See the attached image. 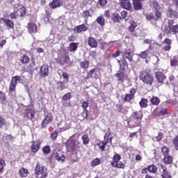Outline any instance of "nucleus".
<instances>
[{
	"label": "nucleus",
	"instance_id": "obj_1",
	"mask_svg": "<svg viewBox=\"0 0 178 178\" xmlns=\"http://www.w3.org/2000/svg\"><path fill=\"white\" fill-rule=\"evenodd\" d=\"M139 79L140 81H143L144 84L151 86L154 83V76L151 73L147 71H142L139 72Z\"/></svg>",
	"mask_w": 178,
	"mask_h": 178
},
{
	"label": "nucleus",
	"instance_id": "obj_2",
	"mask_svg": "<svg viewBox=\"0 0 178 178\" xmlns=\"http://www.w3.org/2000/svg\"><path fill=\"white\" fill-rule=\"evenodd\" d=\"M112 134L109 132L106 133L104 136V142H100V143L97 144L99 146V149L101 151H105V145L106 144H110L111 145H112V140H113Z\"/></svg>",
	"mask_w": 178,
	"mask_h": 178
},
{
	"label": "nucleus",
	"instance_id": "obj_3",
	"mask_svg": "<svg viewBox=\"0 0 178 178\" xmlns=\"http://www.w3.org/2000/svg\"><path fill=\"white\" fill-rule=\"evenodd\" d=\"M141 118H143V113L140 111L132 113L131 116V122L136 123L134 125L135 127L139 126L140 122H141Z\"/></svg>",
	"mask_w": 178,
	"mask_h": 178
},
{
	"label": "nucleus",
	"instance_id": "obj_4",
	"mask_svg": "<svg viewBox=\"0 0 178 178\" xmlns=\"http://www.w3.org/2000/svg\"><path fill=\"white\" fill-rule=\"evenodd\" d=\"M35 173L40 176V178H46L48 176L47 170H44V166L41 165H37L35 169Z\"/></svg>",
	"mask_w": 178,
	"mask_h": 178
},
{
	"label": "nucleus",
	"instance_id": "obj_5",
	"mask_svg": "<svg viewBox=\"0 0 178 178\" xmlns=\"http://www.w3.org/2000/svg\"><path fill=\"white\" fill-rule=\"evenodd\" d=\"M66 148L70 152L76 151V149L79 148V143L72 139H70L66 143Z\"/></svg>",
	"mask_w": 178,
	"mask_h": 178
},
{
	"label": "nucleus",
	"instance_id": "obj_6",
	"mask_svg": "<svg viewBox=\"0 0 178 178\" xmlns=\"http://www.w3.org/2000/svg\"><path fill=\"white\" fill-rule=\"evenodd\" d=\"M31 143V152L35 154L38 152V151H40V149L41 148V144H42V142H41L40 140L38 139L35 140H32Z\"/></svg>",
	"mask_w": 178,
	"mask_h": 178
},
{
	"label": "nucleus",
	"instance_id": "obj_7",
	"mask_svg": "<svg viewBox=\"0 0 178 178\" xmlns=\"http://www.w3.org/2000/svg\"><path fill=\"white\" fill-rule=\"evenodd\" d=\"M52 119H53L52 114L49 113H44V118L43 119L41 123V126L42 129H44L45 127H47L48 124H49V123L52 122Z\"/></svg>",
	"mask_w": 178,
	"mask_h": 178
},
{
	"label": "nucleus",
	"instance_id": "obj_8",
	"mask_svg": "<svg viewBox=\"0 0 178 178\" xmlns=\"http://www.w3.org/2000/svg\"><path fill=\"white\" fill-rule=\"evenodd\" d=\"M159 168L161 173L162 178H172V175H170V173L166 170V167H165L163 165L159 164Z\"/></svg>",
	"mask_w": 178,
	"mask_h": 178
},
{
	"label": "nucleus",
	"instance_id": "obj_9",
	"mask_svg": "<svg viewBox=\"0 0 178 178\" xmlns=\"http://www.w3.org/2000/svg\"><path fill=\"white\" fill-rule=\"evenodd\" d=\"M14 10L15 12H17L19 13V16L22 17L26 15V8L24 6H22L20 3L14 5Z\"/></svg>",
	"mask_w": 178,
	"mask_h": 178
},
{
	"label": "nucleus",
	"instance_id": "obj_10",
	"mask_svg": "<svg viewBox=\"0 0 178 178\" xmlns=\"http://www.w3.org/2000/svg\"><path fill=\"white\" fill-rule=\"evenodd\" d=\"M120 5L121 8L127 10L131 9V3L129 0H120Z\"/></svg>",
	"mask_w": 178,
	"mask_h": 178
},
{
	"label": "nucleus",
	"instance_id": "obj_11",
	"mask_svg": "<svg viewBox=\"0 0 178 178\" xmlns=\"http://www.w3.org/2000/svg\"><path fill=\"white\" fill-rule=\"evenodd\" d=\"M17 81H20V76H15L12 79L10 85V91H15V88H16V86L17 85Z\"/></svg>",
	"mask_w": 178,
	"mask_h": 178
},
{
	"label": "nucleus",
	"instance_id": "obj_12",
	"mask_svg": "<svg viewBox=\"0 0 178 178\" xmlns=\"http://www.w3.org/2000/svg\"><path fill=\"white\" fill-rule=\"evenodd\" d=\"M63 5V1L62 0H53L51 3H49L51 9H56V8H60Z\"/></svg>",
	"mask_w": 178,
	"mask_h": 178
},
{
	"label": "nucleus",
	"instance_id": "obj_13",
	"mask_svg": "<svg viewBox=\"0 0 178 178\" xmlns=\"http://www.w3.org/2000/svg\"><path fill=\"white\" fill-rule=\"evenodd\" d=\"M56 159H57L58 162H63L65 159H66L65 152H62L61 150H58L56 152Z\"/></svg>",
	"mask_w": 178,
	"mask_h": 178
},
{
	"label": "nucleus",
	"instance_id": "obj_14",
	"mask_svg": "<svg viewBox=\"0 0 178 178\" xmlns=\"http://www.w3.org/2000/svg\"><path fill=\"white\" fill-rule=\"evenodd\" d=\"M156 78L157 80V83L162 84L165 80H166V76L162 73V72H156Z\"/></svg>",
	"mask_w": 178,
	"mask_h": 178
},
{
	"label": "nucleus",
	"instance_id": "obj_15",
	"mask_svg": "<svg viewBox=\"0 0 178 178\" xmlns=\"http://www.w3.org/2000/svg\"><path fill=\"white\" fill-rule=\"evenodd\" d=\"M1 20L5 24V26H6L8 30H10V29H13L15 27V24L13 23V21L8 18H1Z\"/></svg>",
	"mask_w": 178,
	"mask_h": 178
},
{
	"label": "nucleus",
	"instance_id": "obj_16",
	"mask_svg": "<svg viewBox=\"0 0 178 178\" xmlns=\"http://www.w3.org/2000/svg\"><path fill=\"white\" fill-rule=\"evenodd\" d=\"M81 107L83 108V112L81 113V116L86 119V118L88 116V110H87V108H88V102H83L82 103Z\"/></svg>",
	"mask_w": 178,
	"mask_h": 178
},
{
	"label": "nucleus",
	"instance_id": "obj_17",
	"mask_svg": "<svg viewBox=\"0 0 178 178\" xmlns=\"http://www.w3.org/2000/svg\"><path fill=\"white\" fill-rule=\"evenodd\" d=\"M88 30V27L86 26L85 24H81L76 26L74 29V33H83V31H87Z\"/></svg>",
	"mask_w": 178,
	"mask_h": 178
},
{
	"label": "nucleus",
	"instance_id": "obj_18",
	"mask_svg": "<svg viewBox=\"0 0 178 178\" xmlns=\"http://www.w3.org/2000/svg\"><path fill=\"white\" fill-rule=\"evenodd\" d=\"M25 116L33 120L35 118V111L31 108H28L25 112Z\"/></svg>",
	"mask_w": 178,
	"mask_h": 178
},
{
	"label": "nucleus",
	"instance_id": "obj_19",
	"mask_svg": "<svg viewBox=\"0 0 178 178\" xmlns=\"http://www.w3.org/2000/svg\"><path fill=\"white\" fill-rule=\"evenodd\" d=\"M28 31L30 34H34L37 31V25L33 22H30L27 25Z\"/></svg>",
	"mask_w": 178,
	"mask_h": 178
},
{
	"label": "nucleus",
	"instance_id": "obj_20",
	"mask_svg": "<svg viewBox=\"0 0 178 178\" xmlns=\"http://www.w3.org/2000/svg\"><path fill=\"white\" fill-rule=\"evenodd\" d=\"M88 45H89V47L91 48H97V47H98V42L95 38L90 37L88 40Z\"/></svg>",
	"mask_w": 178,
	"mask_h": 178
},
{
	"label": "nucleus",
	"instance_id": "obj_21",
	"mask_svg": "<svg viewBox=\"0 0 178 178\" xmlns=\"http://www.w3.org/2000/svg\"><path fill=\"white\" fill-rule=\"evenodd\" d=\"M49 72V70L48 68V65H42L40 68V74L43 77H47L48 76V73Z\"/></svg>",
	"mask_w": 178,
	"mask_h": 178
},
{
	"label": "nucleus",
	"instance_id": "obj_22",
	"mask_svg": "<svg viewBox=\"0 0 178 178\" xmlns=\"http://www.w3.org/2000/svg\"><path fill=\"white\" fill-rule=\"evenodd\" d=\"M124 60L128 59L129 62L133 60V55H131V51L130 50H127L123 54Z\"/></svg>",
	"mask_w": 178,
	"mask_h": 178
},
{
	"label": "nucleus",
	"instance_id": "obj_23",
	"mask_svg": "<svg viewBox=\"0 0 178 178\" xmlns=\"http://www.w3.org/2000/svg\"><path fill=\"white\" fill-rule=\"evenodd\" d=\"M134 8L135 10H141L143 9V4L140 0H133Z\"/></svg>",
	"mask_w": 178,
	"mask_h": 178
},
{
	"label": "nucleus",
	"instance_id": "obj_24",
	"mask_svg": "<svg viewBox=\"0 0 178 178\" xmlns=\"http://www.w3.org/2000/svg\"><path fill=\"white\" fill-rule=\"evenodd\" d=\"M137 56H139V58H141L142 59H147L148 58V55H149V49H146L143 51H142L140 54H137Z\"/></svg>",
	"mask_w": 178,
	"mask_h": 178
},
{
	"label": "nucleus",
	"instance_id": "obj_25",
	"mask_svg": "<svg viewBox=\"0 0 178 178\" xmlns=\"http://www.w3.org/2000/svg\"><path fill=\"white\" fill-rule=\"evenodd\" d=\"M163 161L166 165H170V163H173V157L168 154L167 156H164Z\"/></svg>",
	"mask_w": 178,
	"mask_h": 178
},
{
	"label": "nucleus",
	"instance_id": "obj_26",
	"mask_svg": "<svg viewBox=\"0 0 178 178\" xmlns=\"http://www.w3.org/2000/svg\"><path fill=\"white\" fill-rule=\"evenodd\" d=\"M20 177H27L29 175V170L24 168H22L19 171Z\"/></svg>",
	"mask_w": 178,
	"mask_h": 178
},
{
	"label": "nucleus",
	"instance_id": "obj_27",
	"mask_svg": "<svg viewBox=\"0 0 178 178\" xmlns=\"http://www.w3.org/2000/svg\"><path fill=\"white\" fill-rule=\"evenodd\" d=\"M111 165L113 168H118L119 169H123L124 168V165L122 161H113L111 163Z\"/></svg>",
	"mask_w": 178,
	"mask_h": 178
},
{
	"label": "nucleus",
	"instance_id": "obj_28",
	"mask_svg": "<svg viewBox=\"0 0 178 178\" xmlns=\"http://www.w3.org/2000/svg\"><path fill=\"white\" fill-rule=\"evenodd\" d=\"M79 48V44L76 42L70 43V52H76Z\"/></svg>",
	"mask_w": 178,
	"mask_h": 178
},
{
	"label": "nucleus",
	"instance_id": "obj_29",
	"mask_svg": "<svg viewBox=\"0 0 178 178\" xmlns=\"http://www.w3.org/2000/svg\"><path fill=\"white\" fill-rule=\"evenodd\" d=\"M118 62L120 65V70H124L127 67V61L126 60H122V61L118 60Z\"/></svg>",
	"mask_w": 178,
	"mask_h": 178
},
{
	"label": "nucleus",
	"instance_id": "obj_30",
	"mask_svg": "<svg viewBox=\"0 0 178 178\" xmlns=\"http://www.w3.org/2000/svg\"><path fill=\"white\" fill-rule=\"evenodd\" d=\"M102 45V49H106V48H111V47H112L113 45V42H104L102 43H101Z\"/></svg>",
	"mask_w": 178,
	"mask_h": 178
},
{
	"label": "nucleus",
	"instance_id": "obj_31",
	"mask_svg": "<svg viewBox=\"0 0 178 178\" xmlns=\"http://www.w3.org/2000/svg\"><path fill=\"white\" fill-rule=\"evenodd\" d=\"M97 23L104 27L105 26V18L102 16L98 17L96 19Z\"/></svg>",
	"mask_w": 178,
	"mask_h": 178
},
{
	"label": "nucleus",
	"instance_id": "obj_32",
	"mask_svg": "<svg viewBox=\"0 0 178 178\" xmlns=\"http://www.w3.org/2000/svg\"><path fill=\"white\" fill-rule=\"evenodd\" d=\"M140 108H147L148 106V100L145 98H142L141 101L139 102Z\"/></svg>",
	"mask_w": 178,
	"mask_h": 178
},
{
	"label": "nucleus",
	"instance_id": "obj_33",
	"mask_svg": "<svg viewBox=\"0 0 178 178\" xmlns=\"http://www.w3.org/2000/svg\"><path fill=\"white\" fill-rule=\"evenodd\" d=\"M116 77H118V81H120L121 83H123L124 81V74L122 72H118L115 74Z\"/></svg>",
	"mask_w": 178,
	"mask_h": 178
},
{
	"label": "nucleus",
	"instance_id": "obj_34",
	"mask_svg": "<svg viewBox=\"0 0 178 178\" xmlns=\"http://www.w3.org/2000/svg\"><path fill=\"white\" fill-rule=\"evenodd\" d=\"M136 27H137V23H136V22H134V20H131L130 22V26L129 27V31H131V33H133V31H134Z\"/></svg>",
	"mask_w": 178,
	"mask_h": 178
},
{
	"label": "nucleus",
	"instance_id": "obj_35",
	"mask_svg": "<svg viewBox=\"0 0 178 178\" xmlns=\"http://www.w3.org/2000/svg\"><path fill=\"white\" fill-rule=\"evenodd\" d=\"M65 89H66V86L63 82L60 81L57 83V90H58V91H62Z\"/></svg>",
	"mask_w": 178,
	"mask_h": 178
},
{
	"label": "nucleus",
	"instance_id": "obj_36",
	"mask_svg": "<svg viewBox=\"0 0 178 178\" xmlns=\"http://www.w3.org/2000/svg\"><path fill=\"white\" fill-rule=\"evenodd\" d=\"M151 3L153 5V8L156 10H161V6H159V3H158V1H156V0H152Z\"/></svg>",
	"mask_w": 178,
	"mask_h": 178
},
{
	"label": "nucleus",
	"instance_id": "obj_37",
	"mask_svg": "<svg viewBox=\"0 0 178 178\" xmlns=\"http://www.w3.org/2000/svg\"><path fill=\"white\" fill-rule=\"evenodd\" d=\"M150 102L152 105H159V102H161V101L159 100V98H158L157 97H153L150 99Z\"/></svg>",
	"mask_w": 178,
	"mask_h": 178
},
{
	"label": "nucleus",
	"instance_id": "obj_38",
	"mask_svg": "<svg viewBox=\"0 0 178 178\" xmlns=\"http://www.w3.org/2000/svg\"><path fill=\"white\" fill-rule=\"evenodd\" d=\"M5 165V160H3V159L0 158V174L3 173Z\"/></svg>",
	"mask_w": 178,
	"mask_h": 178
},
{
	"label": "nucleus",
	"instance_id": "obj_39",
	"mask_svg": "<svg viewBox=\"0 0 178 178\" xmlns=\"http://www.w3.org/2000/svg\"><path fill=\"white\" fill-rule=\"evenodd\" d=\"M72 99V93L67 92L62 97V101H69Z\"/></svg>",
	"mask_w": 178,
	"mask_h": 178
},
{
	"label": "nucleus",
	"instance_id": "obj_40",
	"mask_svg": "<svg viewBox=\"0 0 178 178\" xmlns=\"http://www.w3.org/2000/svg\"><path fill=\"white\" fill-rule=\"evenodd\" d=\"M29 61H30V58H29L27 55L24 54L22 57H21L22 63H24V64L29 63Z\"/></svg>",
	"mask_w": 178,
	"mask_h": 178
},
{
	"label": "nucleus",
	"instance_id": "obj_41",
	"mask_svg": "<svg viewBox=\"0 0 178 178\" xmlns=\"http://www.w3.org/2000/svg\"><path fill=\"white\" fill-rule=\"evenodd\" d=\"M101 164V159L99 158L95 159L92 162H91V165L92 166H98V165Z\"/></svg>",
	"mask_w": 178,
	"mask_h": 178
},
{
	"label": "nucleus",
	"instance_id": "obj_42",
	"mask_svg": "<svg viewBox=\"0 0 178 178\" xmlns=\"http://www.w3.org/2000/svg\"><path fill=\"white\" fill-rule=\"evenodd\" d=\"M146 19L149 22L151 21V20H156V19H155V17H154V13H147L146 14Z\"/></svg>",
	"mask_w": 178,
	"mask_h": 178
},
{
	"label": "nucleus",
	"instance_id": "obj_43",
	"mask_svg": "<svg viewBox=\"0 0 178 178\" xmlns=\"http://www.w3.org/2000/svg\"><path fill=\"white\" fill-rule=\"evenodd\" d=\"M80 65H81V67H82V69H87V67H88V66H89L88 60H84L83 61L81 62Z\"/></svg>",
	"mask_w": 178,
	"mask_h": 178
},
{
	"label": "nucleus",
	"instance_id": "obj_44",
	"mask_svg": "<svg viewBox=\"0 0 178 178\" xmlns=\"http://www.w3.org/2000/svg\"><path fill=\"white\" fill-rule=\"evenodd\" d=\"M82 140L84 145L88 144V143H90V138H88V135H83L82 136Z\"/></svg>",
	"mask_w": 178,
	"mask_h": 178
},
{
	"label": "nucleus",
	"instance_id": "obj_45",
	"mask_svg": "<svg viewBox=\"0 0 178 178\" xmlns=\"http://www.w3.org/2000/svg\"><path fill=\"white\" fill-rule=\"evenodd\" d=\"M148 170L150 173H156L157 170L156 166H155V165H149L148 167Z\"/></svg>",
	"mask_w": 178,
	"mask_h": 178
},
{
	"label": "nucleus",
	"instance_id": "obj_46",
	"mask_svg": "<svg viewBox=\"0 0 178 178\" xmlns=\"http://www.w3.org/2000/svg\"><path fill=\"white\" fill-rule=\"evenodd\" d=\"M19 15L20 13H17V11H15L14 10V12L10 15V17L13 20V19H17V17L19 16Z\"/></svg>",
	"mask_w": 178,
	"mask_h": 178
},
{
	"label": "nucleus",
	"instance_id": "obj_47",
	"mask_svg": "<svg viewBox=\"0 0 178 178\" xmlns=\"http://www.w3.org/2000/svg\"><path fill=\"white\" fill-rule=\"evenodd\" d=\"M162 151V154L163 155V156H166L168 155H169V149L167 147H163L161 149Z\"/></svg>",
	"mask_w": 178,
	"mask_h": 178
},
{
	"label": "nucleus",
	"instance_id": "obj_48",
	"mask_svg": "<svg viewBox=\"0 0 178 178\" xmlns=\"http://www.w3.org/2000/svg\"><path fill=\"white\" fill-rule=\"evenodd\" d=\"M6 126V121L3 118L0 117V129H3Z\"/></svg>",
	"mask_w": 178,
	"mask_h": 178
},
{
	"label": "nucleus",
	"instance_id": "obj_49",
	"mask_svg": "<svg viewBox=\"0 0 178 178\" xmlns=\"http://www.w3.org/2000/svg\"><path fill=\"white\" fill-rule=\"evenodd\" d=\"M172 31V26H168V25H165L164 29V33H165L166 34H170Z\"/></svg>",
	"mask_w": 178,
	"mask_h": 178
},
{
	"label": "nucleus",
	"instance_id": "obj_50",
	"mask_svg": "<svg viewBox=\"0 0 178 178\" xmlns=\"http://www.w3.org/2000/svg\"><path fill=\"white\" fill-rule=\"evenodd\" d=\"M134 97L133 95H129V94H127L124 98V101H127V102H129V101H131V99H134Z\"/></svg>",
	"mask_w": 178,
	"mask_h": 178
},
{
	"label": "nucleus",
	"instance_id": "obj_51",
	"mask_svg": "<svg viewBox=\"0 0 178 178\" xmlns=\"http://www.w3.org/2000/svg\"><path fill=\"white\" fill-rule=\"evenodd\" d=\"M42 151H43L44 154H49V152H51V147H49V146L47 145L43 147Z\"/></svg>",
	"mask_w": 178,
	"mask_h": 178
},
{
	"label": "nucleus",
	"instance_id": "obj_52",
	"mask_svg": "<svg viewBox=\"0 0 178 178\" xmlns=\"http://www.w3.org/2000/svg\"><path fill=\"white\" fill-rule=\"evenodd\" d=\"M51 140H56L58 138V131H54L51 135Z\"/></svg>",
	"mask_w": 178,
	"mask_h": 178
},
{
	"label": "nucleus",
	"instance_id": "obj_53",
	"mask_svg": "<svg viewBox=\"0 0 178 178\" xmlns=\"http://www.w3.org/2000/svg\"><path fill=\"white\" fill-rule=\"evenodd\" d=\"M6 99V97H5V93L2 91H0V101L1 102H3Z\"/></svg>",
	"mask_w": 178,
	"mask_h": 178
},
{
	"label": "nucleus",
	"instance_id": "obj_54",
	"mask_svg": "<svg viewBox=\"0 0 178 178\" xmlns=\"http://www.w3.org/2000/svg\"><path fill=\"white\" fill-rule=\"evenodd\" d=\"M63 63H67V65L70 64V58L69 56H65L63 58Z\"/></svg>",
	"mask_w": 178,
	"mask_h": 178
},
{
	"label": "nucleus",
	"instance_id": "obj_55",
	"mask_svg": "<svg viewBox=\"0 0 178 178\" xmlns=\"http://www.w3.org/2000/svg\"><path fill=\"white\" fill-rule=\"evenodd\" d=\"M94 73H95V70H91L90 71H89L88 72L87 78L91 79V77H92V74H94Z\"/></svg>",
	"mask_w": 178,
	"mask_h": 178
},
{
	"label": "nucleus",
	"instance_id": "obj_56",
	"mask_svg": "<svg viewBox=\"0 0 178 178\" xmlns=\"http://www.w3.org/2000/svg\"><path fill=\"white\" fill-rule=\"evenodd\" d=\"M119 14L118 13H114L113 15V20H114V22H119Z\"/></svg>",
	"mask_w": 178,
	"mask_h": 178
},
{
	"label": "nucleus",
	"instance_id": "obj_57",
	"mask_svg": "<svg viewBox=\"0 0 178 178\" xmlns=\"http://www.w3.org/2000/svg\"><path fill=\"white\" fill-rule=\"evenodd\" d=\"M163 137V134H159L158 136L154 137L153 139L154 140H156V141H161V140H162Z\"/></svg>",
	"mask_w": 178,
	"mask_h": 178
},
{
	"label": "nucleus",
	"instance_id": "obj_58",
	"mask_svg": "<svg viewBox=\"0 0 178 178\" xmlns=\"http://www.w3.org/2000/svg\"><path fill=\"white\" fill-rule=\"evenodd\" d=\"M168 14L170 15V16H175V17H177V16H178L177 15H176L175 13V11L172 10V8L168 9Z\"/></svg>",
	"mask_w": 178,
	"mask_h": 178
},
{
	"label": "nucleus",
	"instance_id": "obj_59",
	"mask_svg": "<svg viewBox=\"0 0 178 178\" xmlns=\"http://www.w3.org/2000/svg\"><path fill=\"white\" fill-rule=\"evenodd\" d=\"M159 112L160 115H166L168 113V108H161Z\"/></svg>",
	"mask_w": 178,
	"mask_h": 178
},
{
	"label": "nucleus",
	"instance_id": "obj_60",
	"mask_svg": "<svg viewBox=\"0 0 178 178\" xmlns=\"http://www.w3.org/2000/svg\"><path fill=\"white\" fill-rule=\"evenodd\" d=\"M170 65H171V66L176 67V65H177V60H176V59L171 60Z\"/></svg>",
	"mask_w": 178,
	"mask_h": 178
},
{
	"label": "nucleus",
	"instance_id": "obj_61",
	"mask_svg": "<svg viewBox=\"0 0 178 178\" xmlns=\"http://www.w3.org/2000/svg\"><path fill=\"white\" fill-rule=\"evenodd\" d=\"M99 3L101 6H105L108 3V0H99Z\"/></svg>",
	"mask_w": 178,
	"mask_h": 178
},
{
	"label": "nucleus",
	"instance_id": "obj_62",
	"mask_svg": "<svg viewBox=\"0 0 178 178\" xmlns=\"http://www.w3.org/2000/svg\"><path fill=\"white\" fill-rule=\"evenodd\" d=\"M113 161H114V162L120 161V155H119V154H115V155L113 156Z\"/></svg>",
	"mask_w": 178,
	"mask_h": 178
},
{
	"label": "nucleus",
	"instance_id": "obj_63",
	"mask_svg": "<svg viewBox=\"0 0 178 178\" xmlns=\"http://www.w3.org/2000/svg\"><path fill=\"white\" fill-rule=\"evenodd\" d=\"M50 38H51L49 40L50 44H56L57 41L55 40L53 35H50Z\"/></svg>",
	"mask_w": 178,
	"mask_h": 178
},
{
	"label": "nucleus",
	"instance_id": "obj_64",
	"mask_svg": "<svg viewBox=\"0 0 178 178\" xmlns=\"http://www.w3.org/2000/svg\"><path fill=\"white\" fill-rule=\"evenodd\" d=\"M172 29L173 33H178V25L172 26Z\"/></svg>",
	"mask_w": 178,
	"mask_h": 178
}]
</instances>
